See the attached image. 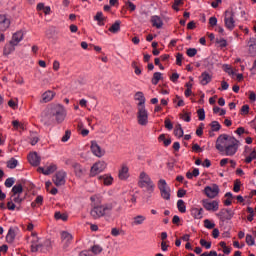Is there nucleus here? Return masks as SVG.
<instances>
[{"instance_id": "cd10ccee", "label": "nucleus", "mask_w": 256, "mask_h": 256, "mask_svg": "<svg viewBox=\"0 0 256 256\" xmlns=\"http://www.w3.org/2000/svg\"><path fill=\"white\" fill-rule=\"evenodd\" d=\"M190 213L194 219H203V208H191Z\"/></svg>"}, {"instance_id": "5701e85b", "label": "nucleus", "mask_w": 256, "mask_h": 256, "mask_svg": "<svg viewBox=\"0 0 256 256\" xmlns=\"http://www.w3.org/2000/svg\"><path fill=\"white\" fill-rule=\"evenodd\" d=\"M53 112H43L41 115V121L44 125H51L53 123Z\"/></svg>"}, {"instance_id": "a19ab883", "label": "nucleus", "mask_w": 256, "mask_h": 256, "mask_svg": "<svg viewBox=\"0 0 256 256\" xmlns=\"http://www.w3.org/2000/svg\"><path fill=\"white\" fill-rule=\"evenodd\" d=\"M10 200H12L17 205H21V203H23V198H21V194H12Z\"/></svg>"}, {"instance_id": "f257e3e1", "label": "nucleus", "mask_w": 256, "mask_h": 256, "mask_svg": "<svg viewBox=\"0 0 256 256\" xmlns=\"http://www.w3.org/2000/svg\"><path fill=\"white\" fill-rule=\"evenodd\" d=\"M241 143L237 138L229 134H221L216 139L215 148L221 155H226V157H233L239 151Z\"/></svg>"}, {"instance_id": "0eeeda50", "label": "nucleus", "mask_w": 256, "mask_h": 256, "mask_svg": "<svg viewBox=\"0 0 256 256\" xmlns=\"http://www.w3.org/2000/svg\"><path fill=\"white\" fill-rule=\"evenodd\" d=\"M107 169V163L105 161H98L94 163L90 169L91 177H96L99 173H103Z\"/></svg>"}, {"instance_id": "bb28decb", "label": "nucleus", "mask_w": 256, "mask_h": 256, "mask_svg": "<svg viewBox=\"0 0 256 256\" xmlns=\"http://www.w3.org/2000/svg\"><path fill=\"white\" fill-rule=\"evenodd\" d=\"M134 98L138 101L137 109L145 108V95L143 92H137Z\"/></svg>"}, {"instance_id": "dca6fc26", "label": "nucleus", "mask_w": 256, "mask_h": 256, "mask_svg": "<svg viewBox=\"0 0 256 256\" xmlns=\"http://www.w3.org/2000/svg\"><path fill=\"white\" fill-rule=\"evenodd\" d=\"M147 221V216L143 214H137L135 215L131 220V226L132 227H141V225H145Z\"/></svg>"}, {"instance_id": "13d9d810", "label": "nucleus", "mask_w": 256, "mask_h": 256, "mask_svg": "<svg viewBox=\"0 0 256 256\" xmlns=\"http://www.w3.org/2000/svg\"><path fill=\"white\" fill-rule=\"evenodd\" d=\"M200 245L205 249H211V242H207L205 239L200 240Z\"/></svg>"}, {"instance_id": "6e6552de", "label": "nucleus", "mask_w": 256, "mask_h": 256, "mask_svg": "<svg viewBox=\"0 0 256 256\" xmlns=\"http://www.w3.org/2000/svg\"><path fill=\"white\" fill-rule=\"evenodd\" d=\"M30 243H31L30 247H31L32 253H37V251H41L42 249L41 244L43 243V241H41V239L37 237L36 232H32L30 236Z\"/></svg>"}, {"instance_id": "e433bc0d", "label": "nucleus", "mask_w": 256, "mask_h": 256, "mask_svg": "<svg viewBox=\"0 0 256 256\" xmlns=\"http://www.w3.org/2000/svg\"><path fill=\"white\" fill-rule=\"evenodd\" d=\"M91 203H93L94 206L99 205L101 201H103L102 197L100 194H94L93 196L90 197Z\"/></svg>"}, {"instance_id": "79ce46f5", "label": "nucleus", "mask_w": 256, "mask_h": 256, "mask_svg": "<svg viewBox=\"0 0 256 256\" xmlns=\"http://www.w3.org/2000/svg\"><path fill=\"white\" fill-rule=\"evenodd\" d=\"M210 127L214 132L221 131V124L218 121H212Z\"/></svg>"}, {"instance_id": "2f4dec72", "label": "nucleus", "mask_w": 256, "mask_h": 256, "mask_svg": "<svg viewBox=\"0 0 256 256\" xmlns=\"http://www.w3.org/2000/svg\"><path fill=\"white\" fill-rule=\"evenodd\" d=\"M248 49L250 55H255L256 54V39L251 38L248 42Z\"/></svg>"}, {"instance_id": "c03bdc74", "label": "nucleus", "mask_w": 256, "mask_h": 256, "mask_svg": "<svg viewBox=\"0 0 256 256\" xmlns=\"http://www.w3.org/2000/svg\"><path fill=\"white\" fill-rule=\"evenodd\" d=\"M17 165H19V162H18L17 159H15V158H11V159L7 162V167H8V169H15V167H17Z\"/></svg>"}, {"instance_id": "de8ad7c7", "label": "nucleus", "mask_w": 256, "mask_h": 256, "mask_svg": "<svg viewBox=\"0 0 256 256\" xmlns=\"http://www.w3.org/2000/svg\"><path fill=\"white\" fill-rule=\"evenodd\" d=\"M55 219L57 221L61 220V221H67L68 219V216L67 214H61V212H56L55 215H54Z\"/></svg>"}, {"instance_id": "603ef678", "label": "nucleus", "mask_w": 256, "mask_h": 256, "mask_svg": "<svg viewBox=\"0 0 256 256\" xmlns=\"http://www.w3.org/2000/svg\"><path fill=\"white\" fill-rule=\"evenodd\" d=\"M213 113H219L220 117H223V115H226L227 111L225 109H221L219 106H215L213 108Z\"/></svg>"}, {"instance_id": "412c9836", "label": "nucleus", "mask_w": 256, "mask_h": 256, "mask_svg": "<svg viewBox=\"0 0 256 256\" xmlns=\"http://www.w3.org/2000/svg\"><path fill=\"white\" fill-rule=\"evenodd\" d=\"M216 217H218L220 221H226L233 217V212L229 209H222L216 214Z\"/></svg>"}, {"instance_id": "7ed1b4c3", "label": "nucleus", "mask_w": 256, "mask_h": 256, "mask_svg": "<svg viewBox=\"0 0 256 256\" xmlns=\"http://www.w3.org/2000/svg\"><path fill=\"white\" fill-rule=\"evenodd\" d=\"M113 207V203L93 206L90 210V217L95 220L107 217V215H111Z\"/></svg>"}, {"instance_id": "49530a36", "label": "nucleus", "mask_w": 256, "mask_h": 256, "mask_svg": "<svg viewBox=\"0 0 256 256\" xmlns=\"http://www.w3.org/2000/svg\"><path fill=\"white\" fill-rule=\"evenodd\" d=\"M222 69L225 71V73H228V75H235V71H233V68H231V65L229 64H224Z\"/></svg>"}, {"instance_id": "f704fd0d", "label": "nucleus", "mask_w": 256, "mask_h": 256, "mask_svg": "<svg viewBox=\"0 0 256 256\" xmlns=\"http://www.w3.org/2000/svg\"><path fill=\"white\" fill-rule=\"evenodd\" d=\"M163 79V74H161V72H155L153 74L151 83L152 85H157V83H159V81H161Z\"/></svg>"}, {"instance_id": "58836bf2", "label": "nucleus", "mask_w": 256, "mask_h": 256, "mask_svg": "<svg viewBox=\"0 0 256 256\" xmlns=\"http://www.w3.org/2000/svg\"><path fill=\"white\" fill-rule=\"evenodd\" d=\"M177 209L180 213H186L187 211V206L185 205V201L183 200H178L177 201Z\"/></svg>"}, {"instance_id": "aec40b11", "label": "nucleus", "mask_w": 256, "mask_h": 256, "mask_svg": "<svg viewBox=\"0 0 256 256\" xmlns=\"http://www.w3.org/2000/svg\"><path fill=\"white\" fill-rule=\"evenodd\" d=\"M11 26V20L7 15H0V31H7V29Z\"/></svg>"}, {"instance_id": "ddd939ff", "label": "nucleus", "mask_w": 256, "mask_h": 256, "mask_svg": "<svg viewBox=\"0 0 256 256\" xmlns=\"http://www.w3.org/2000/svg\"><path fill=\"white\" fill-rule=\"evenodd\" d=\"M90 149L92 154L99 159L105 155V149L101 148V146L95 140L91 141Z\"/></svg>"}, {"instance_id": "4468645a", "label": "nucleus", "mask_w": 256, "mask_h": 256, "mask_svg": "<svg viewBox=\"0 0 256 256\" xmlns=\"http://www.w3.org/2000/svg\"><path fill=\"white\" fill-rule=\"evenodd\" d=\"M224 23L226 29H229L230 31H233V29H235V18L233 16V12H225Z\"/></svg>"}, {"instance_id": "473e14b6", "label": "nucleus", "mask_w": 256, "mask_h": 256, "mask_svg": "<svg viewBox=\"0 0 256 256\" xmlns=\"http://www.w3.org/2000/svg\"><path fill=\"white\" fill-rule=\"evenodd\" d=\"M94 21H97L98 25L100 27H103V25H105V23H103V21H105V16H103V12H97L94 17Z\"/></svg>"}, {"instance_id": "9d476101", "label": "nucleus", "mask_w": 256, "mask_h": 256, "mask_svg": "<svg viewBox=\"0 0 256 256\" xmlns=\"http://www.w3.org/2000/svg\"><path fill=\"white\" fill-rule=\"evenodd\" d=\"M67 179V172L63 170H59L56 172V174L53 176V183L56 185V187H61L65 184V181Z\"/></svg>"}, {"instance_id": "f3484780", "label": "nucleus", "mask_w": 256, "mask_h": 256, "mask_svg": "<svg viewBox=\"0 0 256 256\" xmlns=\"http://www.w3.org/2000/svg\"><path fill=\"white\" fill-rule=\"evenodd\" d=\"M98 181H101L105 187H111L113 185L115 178L110 173H106L98 176Z\"/></svg>"}, {"instance_id": "a18cd8bd", "label": "nucleus", "mask_w": 256, "mask_h": 256, "mask_svg": "<svg viewBox=\"0 0 256 256\" xmlns=\"http://www.w3.org/2000/svg\"><path fill=\"white\" fill-rule=\"evenodd\" d=\"M187 179H193V177H199V168H195L192 172L186 173Z\"/></svg>"}, {"instance_id": "5fc2aeb1", "label": "nucleus", "mask_w": 256, "mask_h": 256, "mask_svg": "<svg viewBox=\"0 0 256 256\" xmlns=\"http://www.w3.org/2000/svg\"><path fill=\"white\" fill-rule=\"evenodd\" d=\"M199 121H205V109L201 108L197 111Z\"/></svg>"}, {"instance_id": "b1692460", "label": "nucleus", "mask_w": 256, "mask_h": 256, "mask_svg": "<svg viewBox=\"0 0 256 256\" xmlns=\"http://www.w3.org/2000/svg\"><path fill=\"white\" fill-rule=\"evenodd\" d=\"M56 93L48 90L42 94V100L41 103H49L50 101H53L55 99Z\"/></svg>"}, {"instance_id": "e2e57ef3", "label": "nucleus", "mask_w": 256, "mask_h": 256, "mask_svg": "<svg viewBox=\"0 0 256 256\" xmlns=\"http://www.w3.org/2000/svg\"><path fill=\"white\" fill-rule=\"evenodd\" d=\"M12 125H13L14 129H16V130L23 128V124L19 123L18 120H14V121L12 122Z\"/></svg>"}, {"instance_id": "8fccbe9b", "label": "nucleus", "mask_w": 256, "mask_h": 256, "mask_svg": "<svg viewBox=\"0 0 256 256\" xmlns=\"http://www.w3.org/2000/svg\"><path fill=\"white\" fill-rule=\"evenodd\" d=\"M246 243L250 247H253V245H255V238H253V236L251 234H247L246 235Z\"/></svg>"}, {"instance_id": "20e7f679", "label": "nucleus", "mask_w": 256, "mask_h": 256, "mask_svg": "<svg viewBox=\"0 0 256 256\" xmlns=\"http://www.w3.org/2000/svg\"><path fill=\"white\" fill-rule=\"evenodd\" d=\"M54 121L59 125L67 118V109L62 104H56L52 107Z\"/></svg>"}, {"instance_id": "4c0bfd02", "label": "nucleus", "mask_w": 256, "mask_h": 256, "mask_svg": "<svg viewBox=\"0 0 256 256\" xmlns=\"http://www.w3.org/2000/svg\"><path fill=\"white\" fill-rule=\"evenodd\" d=\"M110 33H119L121 31V22L116 21L110 28H109Z\"/></svg>"}, {"instance_id": "37998d69", "label": "nucleus", "mask_w": 256, "mask_h": 256, "mask_svg": "<svg viewBox=\"0 0 256 256\" xmlns=\"http://www.w3.org/2000/svg\"><path fill=\"white\" fill-rule=\"evenodd\" d=\"M91 252L94 255H100V253H103V247H101L100 245H94L91 247Z\"/></svg>"}, {"instance_id": "ea45409f", "label": "nucleus", "mask_w": 256, "mask_h": 256, "mask_svg": "<svg viewBox=\"0 0 256 256\" xmlns=\"http://www.w3.org/2000/svg\"><path fill=\"white\" fill-rule=\"evenodd\" d=\"M23 193V186L21 184H16L12 187V195H21Z\"/></svg>"}, {"instance_id": "7c9ffc66", "label": "nucleus", "mask_w": 256, "mask_h": 256, "mask_svg": "<svg viewBox=\"0 0 256 256\" xmlns=\"http://www.w3.org/2000/svg\"><path fill=\"white\" fill-rule=\"evenodd\" d=\"M15 237H17V233L15 232V229L10 228L6 235L7 243H13V241H15Z\"/></svg>"}, {"instance_id": "423d86ee", "label": "nucleus", "mask_w": 256, "mask_h": 256, "mask_svg": "<svg viewBox=\"0 0 256 256\" xmlns=\"http://www.w3.org/2000/svg\"><path fill=\"white\" fill-rule=\"evenodd\" d=\"M137 111L138 125L147 127V125H149V112L147 111V108H137Z\"/></svg>"}, {"instance_id": "72a5a7b5", "label": "nucleus", "mask_w": 256, "mask_h": 256, "mask_svg": "<svg viewBox=\"0 0 256 256\" xmlns=\"http://www.w3.org/2000/svg\"><path fill=\"white\" fill-rule=\"evenodd\" d=\"M41 247L40 251H42V253H45L46 251H49L51 249V240H44L41 243Z\"/></svg>"}, {"instance_id": "c756f323", "label": "nucleus", "mask_w": 256, "mask_h": 256, "mask_svg": "<svg viewBox=\"0 0 256 256\" xmlns=\"http://www.w3.org/2000/svg\"><path fill=\"white\" fill-rule=\"evenodd\" d=\"M15 47H17L15 44H12L9 42L4 46L3 54L4 55H11L15 51Z\"/></svg>"}, {"instance_id": "a878e982", "label": "nucleus", "mask_w": 256, "mask_h": 256, "mask_svg": "<svg viewBox=\"0 0 256 256\" xmlns=\"http://www.w3.org/2000/svg\"><path fill=\"white\" fill-rule=\"evenodd\" d=\"M213 79V76L209 74V72H203L199 77V82L202 85H209L211 83V80Z\"/></svg>"}, {"instance_id": "3c124183", "label": "nucleus", "mask_w": 256, "mask_h": 256, "mask_svg": "<svg viewBox=\"0 0 256 256\" xmlns=\"http://www.w3.org/2000/svg\"><path fill=\"white\" fill-rule=\"evenodd\" d=\"M37 205H43V196L39 195L36 197L35 202L31 203L32 207H36Z\"/></svg>"}, {"instance_id": "4be33fe9", "label": "nucleus", "mask_w": 256, "mask_h": 256, "mask_svg": "<svg viewBox=\"0 0 256 256\" xmlns=\"http://www.w3.org/2000/svg\"><path fill=\"white\" fill-rule=\"evenodd\" d=\"M39 173H43V175H52L54 171H57L56 164H49L45 167H39L38 168Z\"/></svg>"}, {"instance_id": "0e129e2a", "label": "nucleus", "mask_w": 256, "mask_h": 256, "mask_svg": "<svg viewBox=\"0 0 256 256\" xmlns=\"http://www.w3.org/2000/svg\"><path fill=\"white\" fill-rule=\"evenodd\" d=\"M7 207H8V209H9V211H15V207H16V206H15V202L12 201V200L8 201Z\"/></svg>"}, {"instance_id": "bf43d9fd", "label": "nucleus", "mask_w": 256, "mask_h": 256, "mask_svg": "<svg viewBox=\"0 0 256 256\" xmlns=\"http://www.w3.org/2000/svg\"><path fill=\"white\" fill-rule=\"evenodd\" d=\"M12 185H15V178H8L5 181V187L10 188Z\"/></svg>"}, {"instance_id": "f8f14e48", "label": "nucleus", "mask_w": 256, "mask_h": 256, "mask_svg": "<svg viewBox=\"0 0 256 256\" xmlns=\"http://www.w3.org/2000/svg\"><path fill=\"white\" fill-rule=\"evenodd\" d=\"M202 205L206 211H210L211 213H215L219 209L218 200H203Z\"/></svg>"}, {"instance_id": "a211bd4d", "label": "nucleus", "mask_w": 256, "mask_h": 256, "mask_svg": "<svg viewBox=\"0 0 256 256\" xmlns=\"http://www.w3.org/2000/svg\"><path fill=\"white\" fill-rule=\"evenodd\" d=\"M24 37H25V33L23 32V30H19L12 35L10 42L12 45H16L17 47L19 43L23 41Z\"/></svg>"}, {"instance_id": "774afa93", "label": "nucleus", "mask_w": 256, "mask_h": 256, "mask_svg": "<svg viewBox=\"0 0 256 256\" xmlns=\"http://www.w3.org/2000/svg\"><path fill=\"white\" fill-rule=\"evenodd\" d=\"M79 255H80V256H93V255L91 254V251H89V250H83L82 252H80Z\"/></svg>"}, {"instance_id": "6ab92c4d", "label": "nucleus", "mask_w": 256, "mask_h": 256, "mask_svg": "<svg viewBox=\"0 0 256 256\" xmlns=\"http://www.w3.org/2000/svg\"><path fill=\"white\" fill-rule=\"evenodd\" d=\"M28 161L33 167H39L41 165V157L37 152H32L28 155Z\"/></svg>"}, {"instance_id": "69168bd1", "label": "nucleus", "mask_w": 256, "mask_h": 256, "mask_svg": "<svg viewBox=\"0 0 256 256\" xmlns=\"http://www.w3.org/2000/svg\"><path fill=\"white\" fill-rule=\"evenodd\" d=\"M249 113V105H243L241 108V115H247Z\"/></svg>"}, {"instance_id": "c85d7f7f", "label": "nucleus", "mask_w": 256, "mask_h": 256, "mask_svg": "<svg viewBox=\"0 0 256 256\" xmlns=\"http://www.w3.org/2000/svg\"><path fill=\"white\" fill-rule=\"evenodd\" d=\"M61 239H62V242L65 243V245H69V243L73 241V235H71V233L69 232H62Z\"/></svg>"}, {"instance_id": "338daca9", "label": "nucleus", "mask_w": 256, "mask_h": 256, "mask_svg": "<svg viewBox=\"0 0 256 256\" xmlns=\"http://www.w3.org/2000/svg\"><path fill=\"white\" fill-rule=\"evenodd\" d=\"M165 127L166 129H168L169 131H171L173 129V123H171V120L166 119L165 120Z\"/></svg>"}, {"instance_id": "052dcab7", "label": "nucleus", "mask_w": 256, "mask_h": 256, "mask_svg": "<svg viewBox=\"0 0 256 256\" xmlns=\"http://www.w3.org/2000/svg\"><path fill=\"white\" fill-rule=\"evenodd\" d=\"M111 235L113 237H119V235H121V230H119V228H112Z\"/></svg>"}, {"instance_id": "c9c22d12", "label": "nucleus", "mask_w": 256, "mask_h": 256, "mask_svg": "<svg viewBox=\"0 0 256 256\" xmlns=\"http://www.w3.org/2000/svg\"><path fill=\"white\" fill-rule=\"evenodd\" d=\"M174 135L178 139H181V137H183L184 132H183V127H181V124H178V125L175 126Z\"/></svg>"}, {"instance_id": "09e8293b", "label": "nucleus", "mask_w": 256, "mask_h": 256, "mask_svg": "<svg viewBox=\"0 0 256 256\" xmlns=\"http://www.w3.org/2000/svg\"><path fill=\"white\" fill-rule=\"evenodd\" d=\"M204 227L206 229H214L215 228V222L209 220V219H205L204 220Z\"/></svg>"}, {"instance_id": "1a4fd4ad", "label": "nucleus", "mask_w": 256, "mask_h": 256, "mask_svg": "<svg viewBox=\"0 0 256 256\" xmlns=\"http://www.w3.org/2000/svg\"><path fill=\"white\" fill-rule=\"evenodd\" d=\"M219 191V185L217 184H212L204 188V193L208 199H215V197H218Z\"/></svg>"}, {"instance_id": "f03ea898", "label": "nucleus", "mask_w": 256, "mask_h": 256, "mask_svg": "<svg viewBox=\"0 0 256 256\" xmlns=\"http://www.w3.org/2000/svg\"><path fill=\"white\" fill-rule=\"evenodd\" d=\"M138 187L140 189H146L149 195L155 193V182H153L151 176L145 171H141L138 175Z\"/></svg>"}, {"instance_id": "393cba45", "label": "nucleus", "mask_w": 256, "mask_h": 256, "mask_svg": "<svg viewBox=\"0 0 256 256\" xmlns=\"http://www.w3.org/2000/svg\"><path fill=\"white\" fill-rule=\"evenodd\" d=\"M152 26L156 27V29H163V19L158 15H154L150 19Z\"/></svg>"}, {"instance_id": "4d7b16f0", "label": "nucleus", "mask_w": 256, "mask_h": 256, "mask_svg": "<svg viewBox=\"0 0 256 256\" xmlns=\"http://www.w3.org/2000/svg\"><path fill=\"white\" fill-rule=\"evenodd\" d=\"M186 53L188 57H195L197 55V49L189 48Z\"/></svg>"}, {"instance_id": "9b49d317", "label": "nucleus", "mask_w": 256, "mask_h": 256, "mask_svg": "<svg viewBox=\"0 0 256 256\" xmlns=\"http://www.w3.org/2000/svg\"><path fill=\"white\" fill-rule=\"evenodd\" d=\"M243 155L245 157V163H251L256 159V149L251 146H245Z\"/></svg>"}, {"instance_id": "6e6d98bb", "label": "nucleus", "mask_w": 256, "mask_h": 256, "mask_svg": "<svg viewBox=\"0 0 256 256\" xmlns=\"http://www.w3.org/2000/svg\"><path fill=\"white\" fill-rule=\"evenodd\" d=\"M75 169V174L77 175V177H81V175H83V169L81 168V165L76 164L74 166Z\"/></svg>"}, {"instance_id": "864d4df0", "label": "nucleus", "mask_w": 256, "mask_h": 256, "mask_svg": "<svg viewBox=\"0 0 256 256\" xmlns=\"http://www.w3.org/2000/svg\"><path fill=\"white\" fill-rule=\"evenodd\" d=\"M216 43L218 47H221V49L227 47V40H225V38L216 39Z\"/></svg>"}, {"instance_id": "2eb2a0df", "label": "nucleus", "mask_w": 256, "mask_h": 256, "mask_svg": "<svg viewBox=\"0 0 256 256\" xmlns=\"http://www.w3.org/2000/svg\"><path fill=\"white\" fill-rule=\"evenodd\" d=\"M129 177H131L129 166L127 164H122L118 170V179H120V181H127Z\"/></svg>"}, {"instance_id": "39448f33", "label": "nucleus", "mask_w": 256, "mask_h": 256, "mask_svg": "<svg viewBox=\"0 0 256 256\" xmlns=\"http://www.w3.org/2000/svg\"><path fill=\"white\" fill-rule=\"evenodd\" d=\"M157 187L160 191V195L162 199L165 201H170L171 200V188L167 184V181L165 179H160L158 180Z\"/></svg>"}, {"instance_id": "680f3d73", "label": "nucleus", "mask_w": 256, "mask_h": 256, "mask_svg": "<svg viewBox=\"0 0 256 256\" xmlns=\"http://www.w3.org/2000/svg\"><path fill=\"white\" fill-rule=\"evenodd\" d=\"M209 25L215 27L217 25V17L213 16L209 18Z\"/></svg>"}]
</instances>
